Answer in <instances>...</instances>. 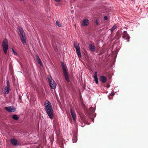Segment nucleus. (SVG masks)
<instances>
[{"label": "nucleus", "instance_id": "20e7f679", "mask_svg": "<svg viewBox=\"0 0 148 148\" xmlns=\"http://www.w3.org/2000/svg\"><path fill=\"white\" fill-rule=\"evenodd\" d=\"M10 85L8 80H7V86H5L3 90V93L5 94H8L10 91Z\"/></svg>", "mask_w": 148, "mask_h": 148}, {"label": "nucleus", "instance_id": "6ab92c4d", "mask_svg": "<svg viewBox=\"0 0 148 148\" xmlns=\"http://www.w3.org/2000/svg\"><path fill=\"white\" fill-rule=\"evenodd\" d=\"M61 65L62 68L63 72L66 71L64 63L62 62L61 63Z\"/></svg>", "mask_w": 148, "mask_h": 148}, {"label": "nucleus", "instance_id": "f3484780", "mask_svg": "<svg viewBox=\"0 0 148 148\" xmlns=\"http://www.w3.org/2000/svg\"><path fill=\"white\" fill-rule=\"evenodd\" d=\"M77 53L79 58H80L82 56V55L80 52V48L76 49Z\"/></svg>", "mask_w": 148, "mask_h": 148}, {"label": "nucleus", "instance_id": "412c9836", "mask_svg": "<svg viewBox=\"0 0 148 148\" xmlns=\"http://www.w3.org/2000/svg\"><path fill=\"white\" fill-rule=\"evenodd\" d=\"M93 77L95 80V82L97 84H98L99 82L97 76H93Z\"/></svg>", "mask_w": 148, "mask_h": 148}, {"label": "nucleus", "instance_id": "2eb2a0df", "mask_svg": "<svg viewBox=\"0 0 148 148\" xmlns=\"http://www.w3.org/2000/svg\"><path fill=\"white\" fill-rule=\"evenodd\" d=\"M86 115L88 116H90L92 114L89 110L86 109L84 111Z\"/></svg>", "mask_w": 148, "mask_h": 148}, {"label": "nucleus", "instance_id": "9b49d317", "mask_svg": "<svg viewBox=\"0 0 148 148\" xmlns=\"http://www.w3.org/2000/svg\"><path fill=\"white\" fill-rule=\"evenodd\" d=\"M99 80L103 83H104L106 82L107 81V78L105 76H101L100 77Z\"/></svg>", "mask_w": 148, "mask_h": 148}, {"label": "nucleus", "instance_id": "f8f14e48", "mask_svg": "<svg viewBox=\"0 0 148 148\" xmlns=\"http://www.w3.org/2000/svg\"><path fill=\"white\" fill-rule=\"evenodd\" d=\"M89 23V21L87 19H84L82 21V25L83 26H87Z\"/></svg>", "mask_w": 148, "mask_h": 148}, {"label": "nucleus", "instance_id": "c756f323", "mask_svg": "<svg viewBox=\"0 0 148 148\" xmlns=\"http://www.w3.org/2000/svg\"><path fill=\"white\" fill-rule=\"evenodd\" d=\"M54 0L56 1L57 2H60L61 0Z\"/></svg>", "mask_w": 148, "mask_h": 148}, {"label": "nucleus", "instance_id": "6e6552de", "mask_svg": "<svg viewBox=\"0 0 148 148\" xmlns=\"http://www.w3.org/2000/svg\"><path fill=\"white\" fill-rule=\"evenodd\" d=\"M5 109L7 111L9 112H14L16 110L14 107L12 106L5 107Z\"/></svg>", "mask_w": 148, "mask_h": 148}, {"label": "nucleus", "instance_id": "4be33fe9", "mask_svg": "<svg viewBox=\"0 0 148 148\" xmlns=\"http://www.w3.org/2000/svg\"><path fill=\"white\" fill-rule=\"evenodd\" d=\"M116 28V26L115 25H114L112 28H111L110 30L111 32H112V31Z\"/></svg>", "mask_w": 148, "mask_h": 148}, {"label": "nucleus", "instance_id": "ddd939ff", "mask_svg": "<svg viewBox=\"0 0 148 148\" xmlns=\"http://www.w3.org/2000/svg\"><path fill=\"white\" fill-rule=\"evenodd\" d=\"M89 48L91 51L95 52V46L94 45L92 44H90L89 45Z\"/></svg>", "mask_w": 148, "mask_h": 148}, {"label": "nucleus", "instance_id": "f03ea898", "mask_svg": "<svg viewBox=\"0 0 148 148\" xmlns=\"http://www.w3.org/2000/svg\"><path fill=\"white\" fill-rule=\"evenodd\" d=\"M18 33L22 42L24 44L26 43L25 33L23 29L20 27L18 28Z\"/></svg>", "mask_w": 148, "mask_h": 148}, {"label": "nucleus", "instance_id": "a211bd4d", "mask_svg": "<svg viewBox=\"0 0 148 148\" xmlns=\"http://www.w3.org/2000/svg\"><path fill=\"white\" fill-rule=\"evenodd\" d=\"M74 47H75V49L80 48L78 43L76 42H74Z\"/></svg>", "mask_w": 148, "mask_h": 148}, {"label": "nucleus", "instance_id": "4468645a", "mask_svg": "<svg viewBox=\"0 0 148 148\" xmlns=\"http://www.w3.org/2000/svg\"><path fill=\"white\" fill-rule=\"evenodd\" d=\"M36 59L37 61L38 62V63L40 64V66H42V62L39 57L38 55L36 54Z\"/></svg>", "mask_w": 148, "mask_h": 148}, {"label": "nucleus", "instance_id": "39448f33", "mask_svg": "<svg viewBox=\"0 0 148 148\" xmlns=\"http://www.w3.org/2000/svg\"><path fill=\"white\" fill-rule=\"evenodd\" d=\"M49 82V84L52 89H55L56 86V84L54 80L52 79L51 77L48 78Z\"/></svg>", "mask_w": 148, "mask_h": 148}, {"label": "nucleus", "instance_id": "423d86ee", "mask_svg": "<svg viewBox=\"0 0 148 148\" xmlns=\"http://www.w3.org/2000/svg\"><path fill=\"white\" fill-rule=\"evenodd\" d=\"M10 142L11 143L14 145L17 146L20 145V142L14 138L11 139Z\"/></svg>", "mask_w": 148, "mask_h": 148}, {"label": "nucleus", "instance_id": "cd10ccee", "mask_svg": "<svg viewBox=\"0 0 148 148\" xmlns=\"http://www.w3.org/2000/svg\"><path fill=\"white\" fill-rule=\"evenodd\" d=\"M95 23H96V24L97 25H98L99 21H98V19H97L96 20Z\"/></svg>", "mask_w": 148, "mask_h": 148}, {"label": "nucleus", "instance_id": "dca6fc26", "mask_svg": "<svg viewBox=\"0 0 148 148\" xmlns=\"http://www.w3.org/2000/svg\"><path fill=\"white\" fill-rule=\"evenodd\" d=\"M80 118L82 121L84 122H85L86 120V117L83 114L80 115Z\"/></svg>", "mask_w": 148, "mask_h": 148}, {"label": "nucleus", "instance_id": "7ed1b4c3", "mask_svg": "<svg viewBox=\"0 0 148 148\" xmlns=\"http://www.w3.org/2000/svg\"><path fill=\"white\" fill-rule=\"evenodd\" d=\"M2 46L3 50L5 54H7V51L8 48V42L6 38L4 39L2 42Z\"/></svg>", "mask_w": 148, "mask_h": 148}, {"label": "nucleus", "instance_id": "2f4dec72", "mask_svg": "<svg viewBox=\"0 0 148 148\" xmlns=\"http://www.w3.org/2000/svg\"><path fill=\"white\" fill-rule=\"evenodd\" d=\"M110 86V85H108V86H107V87L108 88H109Z\"/></svg>", "mask_w": 148, "mask_h": 148}, {"label": "nucleus", "instance_id": "9d476101", "mask_svg": "<svg viewBox=\"0 0 148 148\" xmlns=\"http://www.w3.org/2000/svg\"><path fill=\"white\" fill-rule=\"evenodd\" d=\"M63 72L65 79L67 82H70L69 77L67 71H66Z\"/></svg>", "mask_w": 148, "mask_h": 148}, {"label": "nucleus", "instance_id": "b1692460", "mask_svg": "<svg viewBox=\"0 0 148 148\" xmlns=\"http://www.w3.org/2000/svg\"><path fill=\"white\" fill-rule=\"evenodd\" d=\"M90 111L92 113H93L95 111L94 109L93 108V107H91L89 109Z\"/></svg>", "mask_w": 148, "mask_h": 148}, {"label": "nucleus", "instance_id": "bb28decb", "mask_svg": "<svg viewBox=\"0 0 148 148\" xmlns=\"http://www.w3.org/2000/svg\"><path fill=\"white\" fill-rule=\"evenodd\" d=\"M104 19L105 20H106L108 19V17L107 16H105L104 17Z\"/></svg>", "mask_w": 148, "mask_h": 148}, {"label": "nucleus", "instance_id": "473e14b6", "mask_svg": "<svg viewBox=\"0 0 148 148\" xmlns=\"http://www.w3.org/2000/svg\"><path fill=\"white\" fill-rule=\"evenodd\" d=\"M76 24H75V27H76Z\"/></svg>", "mask_w": 148, "mask_h": 148}, {"label": "nucleus", "instance_id": "c85d7f7f", "mask_svg": "<svg viewBox=\"0 0 148 148\" xmlns=\"http://www.w3.org/2000/svg\"><path fill=\"white\" fill-rule=\"evenodd\" d=\"M97 71L95 72V75L94 76H97Z\"/></svg>", "mask_w": 148, "mask_h": 148}, {"label": "nucleus", "instance_id": "a878e982", "mask_svg": "<svg viewBox=\"0 0 148 148\" xmlns=\"http://www.w3.org/2000/svg\"><path fill=\"white\" fill-rule=\"evenodd\" d=\"M12 51L13 52V53H14V54L15 55H16L17 54V53L12 48Z\"/></svg>", "mask_w": 148, "mask_h": 148}, {"label": "nucleus", "instance_id": "f257e3e1", "mask_svg": "<svg viewBox=\"0 0 148 148\" xmlns=\"http://www.w3.org/2000/svg\"><path fill=\"white\" fill-rule=\"evenodd\" d=\"M45 110L49 117L52 119L53 117V110L51 103L49 101L47 100L45 104Z\"/></svg>", "mask_w": 148, "mask_h": 148}, {"label": "nucleus", "instance_id": "7c9ffc66", "mask_svg": "<svg viewBox=\"0 0 148 148\" xmlns=\"http://www.w3.org/2000/svg\"><path fill=\"white\" fill-rule=\"evenodd\" d=\"M60 145H61L60 146V147H61V148H62V147H63V145H62V144H61Z\"/></svg>", "mask_w": 148, "mask_h": 148}, {"label": "nucleus", "instance_id": "1a4fd4ad", "mask_svg": "<svg viewBox=\"0 0 148 148\" xmlns=\"http://www.w3.org/2000/svg\"><path fill=\"white\" fill-rule=\"evenodd\" d=\"M70 113L73 118V120L74 122L76 121V115L75 111L74 110H73L71 108L70 110Z\"/></svg>", "mask_w": 148, "mask_h": 148}, {"label": "nucleus", "instance_id": "aec40b11", "mask_svg": "<svg viewBox=\"0 0 148 148\" xmlns=\"http://www.w3.org/2000/svg\"><path fill=\"white\" fill-rule=\"evenodd\" d=\"M12 118L13 119L16 120H18L19 119L18 117L16 114L13 115L12 116Z\"/></svg>", "mask_w": 148, "mask_h": 148}, {"label": "nucleus", "instance_id": "5701e85b", "mask_svg": "<svg viewBox=\"0 0 148 148\" xmlns=\"http://www.w3.org/2000/svg\"><path fill=\"white\" fill-rule=\"evenodd\" d=\"M56 25L60 27H61L62 26V25H61V24L59 23V22L58 21H57L56 22Z\"/></svg>", "mask_w": 148, "mask_h": 148}, {"label": "nucleus", "instance_id": "0eeeda50", "mask_svg": "<svg viewBox=\"0 0 148 148\" xmlns=\"http://www.w3.org/2000/svg\"><path fill=\"white\" fill-rule=\"evenodd\" d=\"M122 37L124 39L127 40L128 42H129L130 37L126 31H124L123 32L122 34Z\"/></svg>", "mask_w": 148, "mask_h": 148}, {"label": "nucleus", "instance_id": "393cba45", "mask_svg": "<svg viewBox=\"0 0 148 148\" xmlns=\"http://www.w3.org/2000/svg\"><path fill=\"white\" fill-rule=\"evenodd\" d=\"M120 34H119L118 32H117L116 36H115V37L117 39H119L120 38Z\"/></svg>", "mask_w": 148, "mask_h": 148}]
</instances>
